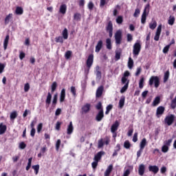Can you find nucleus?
<instances>
[{"instance_id": "nucleus-1", "label": "nucleus", "mask_w": 176, "mask_h": 176, "mask_svg": "<svg viewBox=\"0 0 176 176\" xmlns=\"http://www.w3.org/2000/svg\"><path fill=\"white\" fill-rule=\"evenodd\" d=\"M64 39H68V29H67V28H65L63 30L62 36H58L55 38V42L63 45V43H64Z\"/></svg>"}, {"instance_id": "nucleus-2", "label": "nucleus", "mask_w": 176, "mask_h": 176, "mask_svg": "<svg viewBox=\"0 0 176 176\" xmlns=\"http://www.w3.org/2000/svg\"><path fill=\"white\" fill-rule=\"evenodd\" d=\"M141 49H142L141 43L139 41H138L134 43L133 46V57H138V56H140V53H141Z\"/></svg>"}, {"instance_id": "nucleus-3", "label": "nucleus", "mask_w": 176, "mask_h": 176, "mask_svg": "<svg viewBox=\"0 0 176 176\" xmlns=\"http://www.w3.org/2000/svg\"><path fill=\"white\" fill-rule=\"evenodd\" d=\"M149 86H153L156 89L160 86V78L157 76H152L148 80Z\"/></svg>"}, {"instance_id": "nucleus-4", "label": "nucleus", "mask_w": 176, "mask_h": 176, "mask_svg": "<svg viewBox=\"0 0 176 176\" xmlns=\"http://www.w3.org/2000/svg\"><path fill=\"white\" fill-rule=\"evenodd\" d=\"M149 8H150L149 4H147L144 9V11L141 17L142 24H145V23H146V17H148V14H149Z\"/></svg>"}, {"instance_id": "nucleus-5", "label": "nucleus", "mask_w": 176, "mask_h": 176, "mask_svg": "<svg viewBox=\"0 0 176 176\" xmlns=\"http://www.w3.org/2000/svg\"><path fill=\"white\" fill-rule=\"evenodd\" d=\"M174 120H175V116L174 114L168 115L164 118V124L171 126L174 123Z\"/></svg>"}, {"instance_id": "nucleus-6", "label": "nucleus", "mask_w": 176, "mask_h": 176, "mask_svg": "<svg viewBox=\"0 0 176 176\" xmlns=\"http://www.w3.org/2000/svg\"><path fill=\"white\" fill-rule=\"evenodd\" d=\"M93 63H94V55L91 54L88 56V58L86 61L87 68L88 69V72L90 71L91 68V65H93Z\"/></svg>"}, {"instance_id": "nucleus-7", "label": "nucleus", "mask_w": 176, "mask_h": 176, "mask_svg": "<svg viewBox=\"0 0 176 176\" xmlns=\"http://www.w3.org/2000/svg\"><path fill=\"white\" fill-rule=\"evenodd\" d=\"M114 38L116 45H120L122 43V31L118 30L115 33Z\"/></svg>"}, {"instance_id": "nucleus-8", "label": "nucleus", "mask_w": 176, "mask_h": 176, "mask_svg": "<svg viewBox=\"0 0 176 176\" xmlns=\"http://www.w3.org/2000/svg\"><path fill=\"white\" fill-rule=\"evenodd\" d=\"M120 125V123H119V121L116 120L115 122L111 125V132L112 133H116V131H118V129H119Z\"/></svg>"}, {"instance_id": "nucleus-9", "label": "nucleus", "mask_w": 176, "mask_h": 176, "mask_svg": "<svg viewBox=\"0 0 176 176\" xmlns=\"http://www.w3.org/2000/svg\"><path fill=\"white\" fill-rule=\"evenodd\" d=\"M164 111H166V108L163 106H160L157 108L156 111V116L157 118H160L163 113H164Z\"/></svg>"}, {"instance_id": "nucleus-10", "label": "nucleus", "mask_w": 176, "mask_h": 176, "mask_svg": "<svg viewBox=\"0 0 176 176\" xmlns=\"http://www.w3.org/2000/svg\"><path fill=\"white\" fill-rule=\"evenodd\" d=\"M102 119H104V110H100L96 114L95 120H96V122H101Z\"/></svg>"}, {"instance_id": "nucleus-11", "label": "nucleus", "mask_w": 176, "mask_h": 176, "mask_svg": "<svg viewBox=\"0 0 176 176\" xmlns=\"http://www.w3.org/2000/svg\"><path fill=\"white\" fill-rule=\"evenodd\" d=\"M128 76H130V72L129 71L124 72V75L121 78V82H122V85H124V83H126V82H129V80H130L127 79Z\"/></svg>"}, {"instance_id": "nucleus-12", "label": "nucleus", "mask_w": 176, "mask_h": 176, "mask_svg": "<svg viewBox=\"0 0 176 176\" xmlns=\"http://www.w3.org/2000/svg\"><path fill=\"white\" fill-rule=\"evenodd\" d=\"M160 34H162V25H159L157 31L155 33V36L154 37V40L159 41V38H160Z\"/></svg>"}, {"instance_id": "nucleus-13", "label": "nucleus", "mask_w": 176, "mask_h": 176, "mask_svg": "<svg viewBox=\"0 0 176 176\" xmlns=\"http://www.w3.org/2000/svg\"><path fill=\"white\" fill-rule=\"evenodd\" d=\"M103 92H104V86L101 85L96 90V98H100V97L102 96Z\"/></svg>"}, {"instance_id": "nucleus-14", "label": "nucleus", "mask_w": 176, "mask_h": 176, "mask_svg": "<svg viewBox=\"0 0 176 176\" xmlns=\"http://www.w3.org/2000/svg\"><path fill=\"white\" fill-rule=\"evenodd\" d=\"M50 104H52V94L48 92L45 100V105L47 108H49Z\"/></svg>"}, {"instance_id": "nucleus-15", "label": "nucleus", "mask_w": 176, "mask_h": 176, "mask_svg": "<svg viewBox=\"0 0 176 176\" xmlns=\"http://www.w3.org/2000/svg\"><path fill=\"white\" fill-rule=\"evenodd\" d=\"M102 45H103L102 40H100L96 46V49H95L96 53H100V51L101 50V49H102Z\"/></svg>"}, {"instance_id": "nucleus-16", "label": "nucleus", "mask_w": 176, "mask_h": 176, "mask_svg": "<svg viewBox=\"0 0 176 176\" xmlns=\"http://www.w3.org/2000/svg\"><path fill=\"white\" fill-rule=\"evenodd\" d=\"M148 170L151 171L154 174H157V173H159V167L156 165L149 166H148Z\"/></svg>"}, {"instance_id": "nucleus-17", "label": "nucleus", "mask_w": 176, "mask_h": 176, "mask_svg": "<svg viewBox=\"0 0 176 176\" xmlns=\"http://www.w3.org/2000/svg\"><path fill=\"white\" fill-rule=\"evenodd\" d=\"M65 89H62L60 94V99L59 101L60 102H64L65 101Z\"/></svg>"}, {"instance_id": "nucleus-18", "label": "nucleus", "mask_w": 176, "mask_h": 176, "mask_svg": "<svg viewBox=\"0 0 176 176\" xmlns=\"http://www.w3.org/2000/svg\"><path fill=\"white\" fill-rule=\"evenodd\" d=\"M113 170V165L110 164L104 172V176H109Z\"/></svg>"}, {"instance_id": "nucleus-19", "label": "nucleus", "mask_w": 176, "mask_h": 176, "mask_svg": "<svg viewBox=\"0 0 176 176\" xmlns=\"http://www.w3.org/2000/svg\"><path fill=\"white\" fill-rule=\"evenodd\" d=\"M105 152L100 151L98 152L94 157L95 162H100L101 160V157H102V155H104Z\"/></svg>"}, {"instance_id": "nucleus-20", "label": "nucleus", "mask_w": 176, "mask_h": 176, "mask_svg": "<svg viewBox=\"0 0 176 176\" xmlns=\"http://www.w3.org/2000/svg\"><path fill=\"white\" fill-rule=\"evenodd\" d=\"M6 130H8V126H6V124H3V123L0 124V135H2V134H5L6 133Z\"/></svg>"}, {"instance_id": "nucleus-21", "label": "nucleus", "mask_w": 176, "mask_h": 176, "mask_svg": "<svg viewBox=\"0 0 176 176\" xmlns=\"http://www.w3.org/2000/svg\"><path fill=\"white\" fill-rule=\"evenodd\" d=\"M59 13L61 14H65L67 13V5L62 4L59 8Z\"/></svg>"}, {"instance_id": "nucleus-22", "label": "nucleus", "mask_w": 176, "mask_h": 176, "mask_svg": "<svg viewBox=\"0 0 176 176\" xmlns=\"http://www.w3.org/2000/svg\"><path fill=\"white\" fill-rule=\"evenodd\" d=\"M144 173H145V165L142 164L139 166L138 174L139 175L142 176L144 175Z\"/></svg>"}, {"instance_id": "nucleus-23", "label": "nucleus", "mask_w": 176, "mask_h": 176, "mask_svg": "<svg viewBox=\"0 0 176 176\" xmlns=\"http://www.w3.org/2000/svg\"><path fill=\"white\" fill-rule=\"evenodd\" d=\"M72 133H74V125H72V122H70L67 126V133L70 135Z\"/></svg>"}, {"instance_id": "nucleus-24", "label": "nucleus", "mask_w": 176, "mask_h": 176, "mask_svg": "<svg viewBox=\"0 0 176 176\" xmlns=\"http://www.w3.org/2000/svg\"><path fill=\"white\" fill-rule=\"evenodd\" d=\"M10 36L7 34L3 41V49L6 50L8 49V45H9Z\"/></svg>"}, {"instance_id": "nucleus-25", "label": "nucleus", "mask_w": 176, "mask_h": 176, "mask_svg": "<svg viewBox=\"0 0 176 176\" xmlns=\"http://www.w3.org/2000/svg\"><path fill=\"white\" fill-rule=\"evenodd\" d=\"M90 104L87 103L86 104H85L82 107V111L83 112V113H87V112H89L90 111Z\"/></svg>"}, {"instance_id": "nucleus-26", "label": "nucleus", "mask_w": 176, "mask_h": 176, "mask_svg": "<svg viewBox=\"0 0 176 176\" xmlns=\"http://www.w3.org/2000/svg\"><path fill=\"white\" fill-rule=\"evenodd\" d=\"M58 98V95L57 94H55L53 97L52 107V108H54L56 105H57V101Z\"/></svg>"}, {"instance_id": "nucleus-27", "label": "nucleus", "mask_w": 176, "mask_h": 176, "mask_svg": "<svg viewBox=\"0 0 176 176\" xmlns=\"http://www.w3.org/2000/svg\"><path fill=\"white\" fill-rule=\"evenodd\" d=\"M160 104V96H156L152 103L153 107H157Z\"/></svg>"}, {"instance_id": "nucleus-28", "label": "nucleus", "mask_w": 176, "mask_h": 176, "mask_svg": "<svg viewBox=\"0 0 176 176\" xmlns=\"http://www.w3.org/2000/svg\"><path fill=\"white\" fill-rule=\"evenodd\" d=\"M129 83H130V80H128L126 83H124V86H123L120 89L121 94H123L127 91L129 89Z\"/></svg>"}, {"instance_id": "nucleus-29", "label": "nucleus", "mask_w": 176, "mask_h": 176, "mask_svg": "<svg viewBox=\"0 0 176 176\" xmlns=\"http://www.w3.org/2000/svg\"><path fill=\"white\" fill-rule=\"evenodd\" d=\"M106 30H107V32L110 31H113V25L112 24V21H109L108 22V24L106 27Z\"/></svg>"}, {"instance_id": "nucleus-30", "label": "nucleus", "mask_w": 176, "mask_h": 176, "mask_svg": "<svg viewBox=\"0 0 176 176\" xmlns=\"http://www.w3.org/2000/svg\"><path fill=\"white\" fill-rule=\"evenodd\" d=\"M106 47L108 50H112V43L111 41V38L106 39Z\"/></svg>"}, {"instance_id": "nucleus-31", "label": "nucleus", "mask_w": 176, "mask_h": 176, "mask_svg": "<svg viewBox=\"0 0 176 176\" xmlns=\"http://www.w3.org/2000/svg\"><path fill=\"white\" fill-rule=\"evenodd\" d=\"M146 146V138H143L140 144V149H144L145 146Z\"/></svg>"}, {"instance_id": "nucleus-32", "label": "nucleus", "mask_w": 176, "mask_h": 176, "mask_svg": "<svg viewBox=\"0 0 176 176\" xmlns=\"http://www.w3.org/2000/svg\"><path fill=\"white\" fill-rule=\"evenodd\" d=\"M13 17V14H9L7 15L5 18L4 23L6 25L9 24V22L10 21V19Z\"/></svg>"}, {"instance_id": "nucleus-33", "label": "nucleus", "mask_w": 176, "mask_h": 176, "mask_svg": "<svg viewBox=\"0 0 176 176\" xmlns=\"http://www.w3.org/2000/svg\"><path fill=\"white\" fill-rule=\"evenodd\" d=\"M80 19H82V14L79 12H76L74 14V20L76 21H80Z\"/></svg>"}, {"instance_id": "nucleus-34", "label": "nucleus", "mask_w": 176, "mask_h": 176, "mask_svg": "<svg viewBox=\"0 0 176 176\" xmlns=\"http://www.w3.org/2000/svg\"><path fill=\"white\" fill-rule=\"evenodd\" d=\"M126 100V98L124 96H122L120 101H119V107L122 109L123 107H124V101Z\"/></svg>"}, {"instance_id": "nucleus-35", "label": "nucleus", "mask_w": 176, "mask_h": 176, "mask_svg": "<svg viewBox=\"0 0 176 176\" xmlns=\"http://www.w3.org/2000/svg\"><path fill=\"white\" fill-rule=\"evenodd\" d=\"M134 67V60L131 58V57L129 58V61H128V67L129 69H131Z\"/></svg>"}, {"instance_id": "nucleus-36", "label": "nucleus", "mask_w": 176, "mask_h": 176, "mask_svg": "<svg viewBox=\"0 0 176 176\" xmlns=\"http://www.w3.org/2000/svg\"><path fill=\"white\" fill-rule=\"evenodd\" d=\"M32 168H33V170H34V173L36 175H38V174H39V168H40L39 164L33 165L32 166Z\"/></svg>"}, {"instance_id": "nucleus-37", "label": "nucleus", "mask_w": 176, "mask_h": 176, "mask_svg": "<svg viewBox=\"0 0 176 176\" xmlns=\"http://www.w3.org/2000/svg\"><path fill=\"white\" fill-rule=\"evenodd\" d=\"M16 14L21 15L23 13H24V10H23V8L21 7H16L15 10Z\"/></svg>"}, {"instance_id": "nucleus-38", "label": "nucleus", "mask_w": 176, "mask_h": 176, "mask_svg": "<svg viewBox=\"0 0 176 176\" xmlns=\"http://www.w3.org/2000/svg\"><path fill=\"white\" fill-rule=\"evenodd\" d=\"M31 166H32V157L28 159V165L25 168L26 171H28L31 168Z\"/></svg>"}, {"instance_id": "nucleus-39", "label": "nucleus", "mask_w": 176, "mask_h": 176, "mask_svg": "<svg viewBox=\"0 0 176 176\" xmlns=\"http://www.w3.org/2000/svg\"><path fill=\"white\" fill-rule=\"evenodd\" d=\"M168 78H170V71L167 70L164 76V82L166 83L167 80H168Z\"/></svg>"}, {"instance_id": "nucleus-40", "label": "nucleus", "mask_w": 176, "mask_h": 176, "mask_svg": "<svg viewBox=\"0 0 176 176\" xmlns=\"http://www.w3.org/2000/svg\"><path fill=\"white\" fill-rule=\"evenodd\" d=\"M124 148H125V149H130V148H131V144L130 143V141L126 140L124 142Z\"/></svg>"}, {"instance_id": "nucleus-41", "label": "nucleus", "mask_w": 176, "mask_h": 176, "mask_svg": "<svg viewBox=\"0 0 176 176\" xmlns=\"http://www.w3.org/2000/svg\"><path fill=\"white\" fill-rule=\"evenodd\" d=\"M174 23H175V17L170 16L168 21V23L169 25H174Z\"/></svg>"}, {"instance_id": "nucleus-42", "label": "nucleus", "mask_w": 176, "mask_h": 176, "mask_svg": "<svg viewBox=\"0 0 176 176\" xmlns=\"http://www.w3.org/2000/svg\"><path fill=\"white\" fill-rule=\"evenodd\" d=\"M17 111H14L10 113V118L11 120H14L17 118Z\"/></svg>"}, {"instance_id": "nucleus-43", "label": "nucleus", "mask_w": 176, "mask_h": 176, "mask_svg": "<svg viewBox=\"0 0 176 176\" xmlns=\"http://www.w3.org/2000/svg\"><path fill=\"white\" fill-rule=\"evenodd\" d=\"M170 108L172 109H175V108H176V96H175V98L171 100Z\"/></svg>"}, {"instance_id": "nucleus-44", "label": "nucleus", "mask_w": 176, "mask_h": 176, "mask_svg": "<svg viewBox=\"0 0 176 176\" xmlns=\"http://www.w3.org/2000/svg\"><path fill=\"white\" fill-rule=\"evenodd\" d=\"M51 91L52 93H54L56 91V89H57V82H54L51 85Z\"/></svg>"}, {"instance_id": "nucleus-45", "label": "nucleus", "mask_w": 176, "mask_h": 176, "mask_svg": "<svg viewBox=\"0 0 176 176\" xmlns=\"http://www.w3.org/2000/svg\"><path fill=\"white\" fill-rule=\"evenodd\" d=\"M96 109H98V111H104V109H102V103L101 102H99L96 105Z\"/></svg>"}, {"instance_id": "nucleus-46", "label": "nucleus", "mask_w": 176, "mask_h": 176, "mask_svg": "<svg viewBox=\"0 0 176 176\" xmlns=\"http://www.w3.org/2000/svg\"><path fill=\"white\" fill-rule=\"evenodd\" d=\"M71 56H72V51H67L65 54V57L67 60L71 58Z\"/></svg>"}, {"instance_id": "nucleus-47", "label": "nucleus", "mask_w": 176, "mask_h": 176, "mask_svg": "<svg viewBox=\"0 0 176 176\" xmlns=\"http://www.w3.org/2000/svg\"><path fill=\"white\" fill-rule=\"evenodd\" d=\"M144 80H145L144 77L140 78V80L139 81V87H140V89H144Z\"/></svg>"}, {"instance_id": "nucleus-48", "label": "nucleus", "mask_w": 176, "mask_h": 176, "mask_svg": "<svg viewBox=\"0 0 176 176\" xmlns=\"http://www.w3.org/2000/svg\"><path fill=\"white\" fill-rule=\"evenodd\" d=\"M70 91L72 94L74 96V97H76V88H75V87H71Z\"/></svg>"}, {"instance_id": "nucleus-49", "label": "nucleus", "mask_w": 176, "mask_h": 176, "mask_svg": "<svg viewBox=\"0 0 176 176\" xmlns=\"http://www.w3.org/2000/svg\"><path fill=\"white\" fill-rule=\"evenodd\" d=\"M96 76L101 79V72L100 71V66L96 67Z\"/></svg>"}, {"instance_id": "nucleus-50", "label": "nucleus", "mask_w": 176, "mask_h": 176, "mask_svg": "<svg viewBox=\"0 0 176 176\" xmlns=\"http://www.w3.org/2000/svg\"><path fill=\"white\" fill-rule=\"evenodd\" d=\"M104 140V144L105 145H109V143L111 142V138H109V136H106Z\"/></svg>"}, {"instance_id": "nucleus-51", "label": "nucleus", "mask_w": 176, "mask_h": 176, "mask_svg": "<svg viewBox=\"0 0 176 176\" xmlns=\"http://www.w3.org/2000/svg\"><path fill=\"white\" fill-rule=\"evenodd\" d=\"M60 145H61V140L58 139L56 143V151H57V152H58L60 149Z\"/></svg>"}, {"instance_id": "nucleus-52", "label": "nucleus", "mask_w": 176, "mask_h": 176, "mask_svg": "<svg viewBox=\"0 0 176 176\" xmlns=\"http://www.w3.org/2000/svg\"><path fill=\"white\" fill-rule=\"evenodd\" d=\"M61 124H63V122L58 121L55 126L56 130H57L58 131H60V129H61Z\"/></svg>"}, {"instance_id": "nucleus-53", "label": "nucleus", "mask_w": 176, "mask_h": 176, "mask_svg": "<svg viewBox=\"0 0 176 176\" xmlns=\"http://www.w3.org/2000/svg\"><path fill=\"white\" fill-rule=\"evenodd\" d=\"M116 23L117 24H122L123 23V16H118L116 19Z\"/></svg>"}, {"instance_id": "nucleus-54", "label": "nucleus", "mask_w": 176, "mask_h": 176, "mask_svg": "<svg viewBox=\"0 0 176 176\" xmlns=\"http://www.w3.org/2000/svg\"><path fill=\"white\" fill-rule=\"evenodd\" d=\"M102 146H104V140L100 139L98 142V148H102Z\"/></svg>"}, {"instance_id": "nucleus-55", "label": "nucleus", "mask_w": 176, "mask_h": 176, "mask_svg": "<svg viewBox=\"0 0 176 176\" xmlns=\"http://www.w3.org/2000/svg\"><path fill=\"white\" fill-rule=\"evenodd\" d=\"M30 83H25L24 85V91L25 93H28V91H30Z\"/></svg>"}, {"instance_id": "nucleus-56", "label": "nucleus", "mask_w": 176, "mask_h": 176, "mask_svg": "<svg viewBox=\"0 0 176 176\" xmlns=\"http://www.w3.org/2000/svg\"><path fill=\"white\" fill-rule=\"evenodd\" d=\"M170 45H167L166 46H165L163 49V53H164V54H167V53H168V51L170 50Z\"/></svg>"}, {"instance_id": "nucleus-57", "label": "nucleus", "mask_w": 176, "mask_h": 176, "mask_svg": "<svg viewBox=\"0 0 176 176\" xmlns=\"http://www.w3.org/2000/svg\"><path fill=\"white\" fill-rule=\"evenodd\" d=\"M171 142H173V139H169L164 142V145L168 147L171 145Z\"/></svg>"}, {"instance_id": "nucleus-58", "label": "nucleus", "mask_w": 176, "mask_h": 176, "mask_svg": "<svg viewBox=\"0 0 176 176\" xmlns=\"http://www.w3.org/2000/svg\"><path fill=\"white\" fill-rule=\"evenodd\" d=\"M87 6L89 10H93V9L94 8V3H93V1H89Z\"/></svg>"}, {"instance_id": "nucleus-59", "label": "nucleus", "mask_w": 176, "mask_h": 176, "mask_svg": "<svg viewBox=\"0 0 176 176\" xmlns=\"http://www.w3.org/2000/svg\"><path fill=\"white\" fill-rule=\"evenodd\" d=\"M140 13H141V10H140V8H136L135 10V12L133 14L134 17H138L140 16Z\"/></svg>"}, {"instance_id": "nucleus-60", "label": "nucleus", "mask_w": 176, "mask_h": 176, "mask_svg": "<svg viewBox=\"0 0 176 176\" xmlns=\"http://www.w3.org/2000/svg\"><path fill=\"white\" fill-rule=\"evenodd\" d=\"M42 129H43V123H40L38 124L37 126V133H41V131H42Z\"/></svg>"}, {"instance_id": "nucleus-61", "label": "nucleus", "mask_w": 176, "mask_h": 176, "mask_svg": "<svg viewBox=\"0 0 176 176\" xmlns=\"http://www.w3.org/2000/svg\"><path fill=\"white\" fill-rule=\"evenodd\" d=\"M47 151V147L46 146V145H45L43 147H42L40 150V153H43V155H45V153H46V151Z\"/></svg>"}, {"instance_id": "nucleus-62", "label": "nucleus", "mask_w": 176, "mask_h": 176, "mask_svg": "<svg viewBox=\"0 0 176 176\" xmlns=\"http://www.w3.org/2000/svg\"><path fill=\"white\" fill-rule=\"evenodd\" d=\"M168 149L169 148L167 146H162V152H163L164 153H167V152H168Z\"/></svg>"}, {"instance_id": "nucleus-63", "label": "nucleus", "mask_w": 176, "mask_h": 176, "mask_svg": "<svg viewBox=\"0 0 176 176\" xmlns=\"http://www.w3.org/2000/svg\"><path fill=\"white\" fill-rule=\"evenodd\" d=\"M157 25V23H156V21H154L153 23H150L149 27L151 30H155Z\"/></svg>"}, {"instance_id": "nucleus-64", "label": "nucleus", "mask_w": 176, "mask_h": 176, "mask_svg": "<svg viewBox=\"0 0 176 176\" xmlns=\"http://www.w3.org/2000/svg\"><path fill=\"white\" fill-rule=\"evenodd\" d=\"M142 72V68H141V67H138L135 74V76H139V75L141 74Z\"/></svg>"}]
</instances>
